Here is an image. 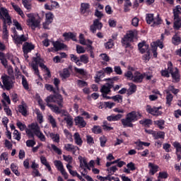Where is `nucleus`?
Instances as JSON below:
<instances>
[{"label": "nucleus", "mask_w": 181, "mask_h": 181, "mask_svg": "<svg viewBox=\"0 0 181 181\" xmlns=\"http://www.w3.org/2000/svg\"><path fill=\"white\" fill-rule=\"evenodd\" d=\"M141 117L142 115H141V113L139 112L132 111L126 115L125 119H122V124L124 127H129V128H132L134 127L132 122L138 121Z\"/></svg>", "instance_id": "f257e3e1"}, {"label": "nucleus", "mask_w": 181, "mask_h": 181, "mask_svg": "<svg viewBox=\"0 0 181 181\" xmlns=\"http://www.w3.org/2000/svg\"><path fill=\"white\" fill-rule=\"evenodd\" d=\"M33 61L31 64L33 70L35 71V74H36L39 78H41L40 74L39 73V65L40 67H41V69H44V70H47L48 68L44 64L43 60L40 58V57L37 56L36 57H33Z\"/></svg>", "instance_id": "f03ea898"}, {"label": "nucleus", "mask_w": 181, "mask_h": 181, "mask_svg": "<svg viewBox=\"0 0 181 181\" xmlns=\"http://www.w3.org/2000/svg\"><path fill=\"white\" fill-rule=\"evenodd\" d=\"M169 73L171 74L174 83H177V81H180V76L179 75V71H177V69H173L172 66H169L167 71H161V74L164 77H169Z\"/></svg>", "instance_id": "7ed1b4c3"}, {"label": "nucleus", "mask_w": 181, "mask_h": 181, "mask_svg": "<svg viewBox=\"0 0 181 181\" xmlns=\"http://www.w3.org/2000/svg\"><path fill=\"white\" fill-rule=\"evenodd\" d=\"M47 104L49 103H56L60 108H63V97L60 94L50 95L45 99Z\"/></svg>", "instance_id": "20e7f679"}, {"label": "nucleus", "mask_w": 181, "mask_h": 181, "mask_svg": "<svg viewBox=\"0 0 181 181\" xmlns=\"http://www.w3.org/2000/svg\"><path fill=\"white\" fill-rule=\"evenodd\" d=\"M27 16L28 18L27 20V25L28 26H30L33 30H35L36 28L40 26V18L34 17L33 14H28Z\"/></svg>", "instance_id": "39448f33"}, {"label": "nucleus", "mask_w": 181, "mask_h": 181, "mask_svg": "<svg viewBox=\"0 0 181 181\" xmlns=\"http://www.w3.org/2000/svg\"><path fill=\"white\" fill-rule=\"evenodd\" d=\"M134 37H135V33L130 30L127 33L122 40V43L124 47H131V42H134Z\"/></svg>", "instance_id": "423d86ee"}, {"label": "nucleus", "mask_w": 181, "mask_h": 181, "mask_svg": "<svg viewBox=\"0 0 181 181\" xmlns=\"http://www.w3.org/2000/svg\"><path fill=\"white\" fill-rule=\"evenodd\" d=\"M0 18L3 21V25L7 23L8 26L12 25V19L11 18V16H9V13L8 10L4 7L0 8Z\"/></svg>", "instance_id": "0eeeda50"}, {"label": "nucleus", "mask_w": 181, "mask_h": 181, "mask_svg": "<svg viewBox=\"0 0 181 181\" xmlns=\"http://www.w3.org/2000/svg\"><path fill=\"white\" fill-rule=\"evenodd\" d=\"M1 80L3 83V88L4 90H12L13 88V81H12V78H11L8 75H4L1 76Z\"/></svg>", "instance_id": "6e6552de"}, {"label": "nucleus", "mask_w": 181, "mask_h": 181, "mask_svg": "<svg viewBox=\"0 0 181 181\" xmlns=\"http://www.w3.org/2000/svg\"><path fill=\"white\" fill-rule=\"evenodd\" d=\"M162 108L161 107H151V105H148L146 107V111L151 114V115H153L154 117H159V115H162V111L159 110Z\"/></svg>", "instance_id": "1a4fd4ad"}, {"label": "nucleus", "mask_w": 181, "mask_h": 181, "mask_svg": "<svg viewBox=\"0 0 181 181\" xmlns=\"http://www.w3.org/2000/svg\"><path fill=\"white\" fill-rule=\"evenodd\" d=\"M103 29V23L100 22V19H95L93 23L90 26V30L92 33H95L97 30Z\"/></svg>", "instance_id": "9d476101"}, {"label": "nucleus", "mask_w": 181, "mask_h": 181, "mask_svg": "<svg viewBox=\"0 0 181 181\" xmlns=\"http://www.w3.org/2000/svg\"><path fill=\"white\" fill-rule=\"evenodd\" d=\"M54 163L56 168L59 170V172H61L62 175H63V176L65 177V179H67L69 177L67 175L66 170H64L63 163H62V161L60 160H54Z\"/></svg>", "instance_id": "9b49d317"}, {"label": "nucleus", "mask_w": 181, "mask_h": 181, "mask_svg": "<svg viewBox=\"0 0 181 181\" xmlns=\"http://www.w3.org/2000/svg\"><path fill=\"white\" fill-rule=\"evenodd\" d=\"M14 40L16 45H22L23 42H26L28 40V37L25 36V35H19L16 31L14 33Z\"/></svg>", "instance_id": "f8f14e48"}, {"label": "nucleus", "mask_w": 181, "mask_h": 181, "mask_svg": "<svg viewBox=\"0 0 181 181\" xmlns=\"http://www.w3.org/2000/svg\"><path fill=\"white\" fill-rule=\"evenodd\" d=\"M75 125H77L79 128H84L87 125V122L84 121V119L80 116L75 117Z\"/></svg>", "instance_id": "ddd939ff"}, {"label": "nucleus", "mask_w": 181, "mask_h": 181, "mask_svg": "<svg viewBox=\"0 0 181 181\" xmlns=\"http://www.w3.org/2000/svg\"><path fill=\"white\" fill-rule=\"evenodd\" d=\"M33 49H35V45H33V44L29 42H25L23 44V53H25V54L30 53V52H32Z\"/></svg>", "instance_id": "4468645a"}, {"label": "nucleus", "mask_w": 181, "mask_h": 181, "mask_svg": "<svg viewBox=\"0 0 181 181\" xmlns=\"http://www.w3.org/2000/svg\"><path fill=\"white\" fill-rule=\"evenodd\" d=\"M144 80V74L139 73V71H135L134 73L133 79L132 81L134 83H142Z\"/></svg>", "instance_id": "2eb2a0df"}, {"label": "nucleus", "mask_w": 181, "mask_h": 181, "mask_svg": "<svg viewBox=\"0 0 181 181\" xmlns=\"http://www.w3.org/2000/svg\"><path fill=\"white\" fill-rule=\"evenodd\" d=\"M64 148L65 149V151H67L68 152H72V153H76V152H77V151H78V147L74 146L73 144H64Z\"/></svg>", "instance_id": "dca6fc26"}, {"label": "nucleus", "mask_w": 181, "mask_h": 181, "mask_svg": "<svg viewBox=\"0 0 181 181\" xmlns=\"http://www.w3.org/2000/svg\"><path fill=\"white\" fill-rule=\"evenodd\" d=\"M52 45L55 49V52H59V50H62V49H66L67 46L59 41H53Z\"/></svg>", "instance_id": "f3484780"}, {"label": "nucleus", "mask_w": 181, "mask_h": 181, "mask_svg": "<svg viewBox=\"0 0 181 181\" xmlns=\"http://www.w3.org/2000/svg\"><path fill=\"white\" fill-rule=\"evenodd\" d=\"M113 87L112 83H106L102 86L100 91L103 93V94H108V93H111V88Z\"/></svg>", "instance_id": "a211bd4d"}, {"label": "nucleus", "mask_w": 181, "mask_h": 181, "mask_svg": "<svg viewBox=\"0 0 181 181\" xmlns=\"http://www.w3.org/2000/svg\"><path fill=\"white\" fill-rule=\"evenodd\" d=\"M138 47L140 53H145V52H148V49H149V45H146V42H142L139 43Z\"/></svg>", "instance_id": "6ab92c4d"}, {"label": "nucleus", "mask_w": 181, "mask_h": 181, "mask_svg": "<svg viewBox=\"0 0 181 181\" xmlns=\"http://www.w3.org/2000/svg\"><path fill=\"white\" fill-rule=\"evenodd\" d=\"M90 4L82 3L81 4V13L84 15L85 13H88L90 12Z\"/></svg>", "instance_id": "aec40b11"}, {"label": "nucleus", "mask_w": 181, "mask_h": 181, "mask_svg": "<svg viewBox=\"0 0 181 181\" xmlns=\"http://www.w3.org/2000/svg\"><path fill=\"white\" fill-rule=\"evenodd\" d=\"M78 159L80 162L79 167L81 168L84 170V172H86V166L88 165V163H87V160L86 159V158H83L81 156H79Z\"/></svg>", "instance_id": "412c9836"}, {"label": "nucleus", "mask_w": 181, "mask_h": 181, "mask_svg": "<svg viewBox=\"0 0 181 181\" xmlns=\"http://www.w3.org/2000/svg\"><path fill=\"white\" fill-rule=\"evenodd\" d=\"M74 139L75 141V144H76V145L78 146H81V145H83V139H81V136L78 132H76L74 134Z\"/></svg>", "instance_id": "4be33fe9"}, {"label": "nucleus", "mask_w": 181, "mask_h": 181, "mask_svg": "<svg viewBox=\"0 0 181 181\" xmlns=\"http://www.w3.org/2000/svg\"><path fill=\"white\" fill-rule=\"evenodd\" d=\"M148 168H149V173L150 175H153L154 174L156 173V172H158V169L159 168V167L152 163H148Z\"/></svg>", "instance_id": "5701e85b"}, {"label": "nucleus", "mask_w": 181, "mask_h": 181, "mask_svg": "<svg viewBox=\"0 0 181 181\" xmlns=\"http://www.w3.org/2000/svg\"><path fill=\"white\" fill-rule=\"evenodd\" d=\"M64 115V121H66V125L69 128H71L73 127V117L70 116V115Z\"/></svg>", "instance_id": "b1692460"}, {"label": "nucleus", "mask_w": 181, "mask_h": 181, "mask_svg": "<svg viewBox=\"0 0 181 181\" xmlns=\"http://www.w3.org/2000/svg\"><path fill=\"white\" fill-rule=\"evenodd\" d=\"M47 105L52 110V111H53V112H55V114H62V112H64V110H60L57 105H53L52 104H47Z\"/></svg>", "instance_id": "393cba45"}, {"label": "nucleus", "mask_w": 181, "mask_h": 181, "mask_svg": "<svg viewBox=\"0 0 181 181\" xmlns=\"http://www.w3.org/2000/svg\"><path fill=\"white\" fill-rule=\"evenodd\" d=\"M104 77H105V73L103 70L98 71L95 77V83H100L101 78H104Z\"/></svg>", "instance_id": "a878e982"}, {"label": "nucleus", "mask_w": 181, "mask_h": 181, "mask_svg": "<svg viewBox=\"0 0 181 181\" xmlns=\"http://www.w3.org/2000/svg\"><path fill=\"white\" fill-rule=\"evenodd\" d=\"M174 19H181V7L180 6H177L175 8L173 9Z\"/></svg>", "instance_id": "bb28decb"}, {"label": "nucleus", "mask_w": 181, "mask_h": 181, "mask_svg": "<svg viewBox=\"0 0 181 181\" xmlns=\"http://www.w3.org/2000/svg\"><path fill=\"white\" fill-rule=\"evenodd\" d=\"M63 36L65 40H70V39H72L74 42L77 41V39H76V35L73 34V33H64Z\"/></svg>", "instance_id": "cd10ccee"}, {"label": "nucleus", "mask_w": 181, "mask_h": 181, "mask_svg": "<svg viewBox=\"0 0 181 181\" xmlns=\"http://www.w3.org/2000/svg\"><path fill=\"white\" fill-rule=\"evenodd\" d=\"M11 5H12L14 11H16V12H17V13H18V15H20V16H21V18H25V13H23V11L21 8V7H19V6L16 5L15 3H11Z\"/></svg>", "instance_id": "c85d7f7f"}, {"label": "nucleus", "mask_w": 181, "mask_h": 181, "mask_svg": "<svg viewBox=\"0 0 181 181\" xmlns=\"http://www.w3.org/2000/svg\"><path fill=\"white\" fill-rule=\"evenodd\" d=\"M47 136H49L57 144L60 142V135L59 134L48 133Z\"/></svg>", "instance_id": "c756f323"}, {"label": "nucleus", "mask_w": 181, "mask_h": 181, "mask_svg": "<svg viewBox=\"0 0 181 181\" xmlns=\"http://www.w3.org/2000/svg\"><path fill=\"white\" fill-rule=\"evenodd\" d=\"M129 89L127 90V95H132L136 91V85L133 83H129Z\"/></svg>", "instance_id": "7c9ffc66"}, {"label": "nucleus", "mask_w": 181, "mask_h": 181, "mask_svg": "<svg viewBox=\"0 0 181 181\" xmlns=\"http://www.w3.org/2000/svg\"><path fill=\"white\" fill-rule=\"evenodd\" d=\"M18 111L23 115V117H26L28 115V110L26 109V104L22 103L18 107Z\"/></svg>", "instance_id": "2f4dec72"}, {"label": "nucleus", "mask_w": 181, "mask_h": 181, "mask_svg": "<svg viewBox=\"0 0 181 181\" xmlns=\"http://www.w3.org/2000/svg\"><path fill=\"white\" fill-rule=\"evenodd\" d=\"M30 130L36 135L37 133L40 132V127L37 123H33L30 126Z\"/></svg>", "instance_id": "473e14b6"}, {"label": "nucleus", "mask_w": 181, "mask_h": 181, "mask_svg": "<svg viewBox=\"0 0 181 181\" xmlns=\"http://www.w3.org/2000/svg\"><path fill=\"white\" fill-rule=\"evenodd\" d=\"M40 160H41V163H42V165H45L47 169H48L49 172H50V170H52V167H50V165L49 164V163H47V160L46 159V157H45V156H41Z\"/></svg>", "instance_id": "72a5a7b5"}, {"label": "nucleus", "mask_w": 181, "mask_h": 181, "mask_svg": "<svg viewBox=\"0 0 181 181\" xmlns=\"http://www.w3.org/2000/svg\"><path fill=\"white\" fill-rule=\"evenodd\" d=\"M121 118H122V115L117 114L116 115L108 116L107 119V121H119V119H121Z\"/></svg>", "instance_id": "f704fd0d"}, {"label": "nucleus", "mask_w": 181, "mask_h": 181, "mask_svg": "<svg viewBox=\"0 0 181 181\" xmlns=\"http://www.w3.org/2000/svg\"><path fill=\"white\" fill-rule=\"evenodd\" d=\"M181 42V38L177 34H175L173 35L172 38V43L175 45V46H177V45H180Z\"/></svg>", "instance_id": "c9c22d12"}, {"label": "nucleus", "mask_w": 181, "mask_h": 181, "mask_svg": "<svg viewBox=\"0 0 181 181\" xmlns=\"http://www.w3.org/2000/svg\"><path fill=\"white\" fill-rule=\"evenodd\" d=\"M158 25H162V18L159 17V14L156 17H154L151 26H158Z\"/></svg>", "instance_id": "e433bc0d"}, {"label": "nucleus", "mask_w": 181, "mask_h": 181, "mask_svg": "<svg viewBox=\"0 0 181 181\" xmlns=\"http://www.w3.org/2000/svg\"><path fill=\"white\" fill-rule=\"evenodd\" d=\"M166 104L168 105V107H170V104L173 100V95L172 93H169V90L166 92Z\"/></svg>", "instance_id": "4c0bfd02"}, {"label": "nucleus", "mask_w": 181, "mask_h": 181, "mask_svg": "<svg viewBox=\"0 0 181 181\" xmlns=\"http://www.w3.org/2000/svg\"><path fill=\"white\" fill-rule=\"evenodd\" d=\"M60 76L63 79L69 78V77H70V71L67 69H64L62 73L60 74Z\"/></svg>", "instance_id": "58836bf2"}, {"label": "nucleus", "mask_w": 181, "mask_h": 181, "mask_svg": "<svg viewBox=\"0 0 181 181\" xmlns=\"http://www.w3.org/2000/svg\"><path fill=\"white\" fill-rule=\"evenodd\" d=\"M154 139H165V132H159L154 133L153 134Z\"/></svg>", "instance_id": "ea45409f"}, {"label": "nucleus", "mask_w": 181, "mask_h": 181, "mask_svg": "<svg viewBox=\"0 0 181 181\" xmlns=\"http://www.w3.org/2000/svg\"><path fill=\"white\" fill-rule=\"evenodd\" d=\"M173 27L175 29H177V30H179L181 28V18H174Z\"/></svg>", "instance_id": "a19ab883"}, {"label": "nucleus", "mask_w": 181, "mask_h": 181, "mask_svg": "<svg viewBox=\"0 0 181 181\" xmlns=\"http://www.w3.org/2000/svg\"><path fill=\"white\" fill-rule=\"evenodd\" d=\"M154 19H155V17H153V14L152 13L146 14V21L148 25H151V23H153Z\"/></svg>", "instance_id": "79ce46f5"}, {"label": "nucleus", "mask_w": 181, "mask_h": 181, "mask_svg": "<svg viewBox=\"0 0 181 181\" xmlns=\"http://www.w3.org/2000/svg\"><path fill=\"white\" fill-rule=\"evenodd\" d=\"M74 71H76L78 74H81V76H87V71L84 70V69L74 67Z\"/></svg>", "instance_id": "37998d69"}, {"label": "nucleus", "mask_w": 181, "mask_h": 181, "mask_svg": "<svg viewBox=\"0 0 181 181\" xmlns=\"http://www.w3.org/2000/svg\"><path fill=\"white\" fill-rule=\"evenodd\" d=\"M140 124H141V125H144V127H151V125H152V120L150 119L141 120Z\"/></svg>", "instance_id": "c03bdc74"}, {"label": "nucleus", "mask_w": 181, "mask_h": 181, "mask_svg": "<svg viewBox=\"0 0 181 181\" xmlns=\"http://www.w3.org/2000/svg\"><path fill=\"white\" fill-rule=\"evenodd\" d=\"M8 36H9V35L8 33L6 24H3V38L6 39V40H8Z\"/></svg>", "instance_id": "a18cd8bd"}, {"label": "nucleus", "mask_w": 181, "mask_h": 181, "mask_svg": "<svg viewBox=\"0 0 181 181\" xmlns=\"http://www.w3.org/2000/svg\"><path fill=\"white\" fill-rule=\"evenodd\" d=\"M11 169L12 170V172L16 175V176H20L21 175V173H19V171H18V167L16 165L15 163H12L11 165Z\"/></svg>", "instance_id": "49530a36"}, {"label": "nucleus", "mask_w": 181, "mask_h": 181, "mask_svg": "<svg viewBox=\"0 0 181 181\" xmlns=\"http://www.w3.org/2000/svg\"><path fill=\"white\" fill-rule=\"evenodd\" d=\"M21 77H22V84L25 90H29V84L28 83V81L26 80V78L23 75H21Z\"/></svg>", "instance_id": "de8ad7c7"}, {"label": "nucleus", "mask_w": 181, "mask_h": 181, "mask_svg": "<svg viewBox=\"0 0 181 181\" xmlns=\"http://www.w3.org/2000/svg\"><path fill=\"white\" fill-rule=\"evenodd\" d=\"M48 119L50 124H52V128H56V127H57V124L56 123V119H54V117H53V116H52L51 115H49Z\"/></svg>", "instance_id": "09e8293b"}, {"label": "nucleus", "mask_w": 181, "mask_h": 181, "mask_svg": "<svg viewBox=\"0 0 181 181\" xmlns=\"http://www.w3.org/2000/svg\"><path fill=\"white\" fill-rule=\"evenodd\" d=\"M168 93H170L171 91V93H173V94H177V93H179V89L175 88V86H170L168 88L165 90V93H168Z\"/></svg>", "instance_id": "8fccbe9b"}, {"label": "nucleus", "mask_w": 181, "mask_h": 181, "mask_svg": "<svg viewBox=\"0 0 181 181\" xmlns=\"http://www.w3.org/2000/svg\"><path fill=\"white\" fill-rule=\"evenodd\" d=\"M155 124L160 128V129H163V125H165V120L163 119H160V120H156L154 122Z\"/></svg>", "instance_id": "3c124183"}, {"label": "nucleus", "mask_w": 181, "mask_h": 181, "mask_svg": "<svg viewBox=\"0 0 181 181\" xmlns=\"http://www.w3.org/2000/svg\"><path fill=\"white\" fill-rule=\"evenodd\" d=\"M35 135L38 138V139L41 141V142H46V136H45V134H43V133H42V132L40 131V132Z\"/></svg>", "instance_id": "603ef678"}, {"label": "nucleus", "mask_w": 181, "mask_h": 181, "mask_svg": "<svg viewBox=\"0 0 181 181\" xmlns=\"http://www.w3.org/2000/svg\"><path fill=\"white\" fill-rule=\"evenodd\" d=\"M124 77L127 78V80H133L134 78V73L131 71H128L126 73H124Z\"/></svg>", "instance_id": "864d4df0"}, {"label": "nucleus", "mask_w": 181, "mask_h": 181, "mask_svg": "<svg viewBox=\"0 0 181 181\" xmlns=\"http://www.w3.org/2000/svg\"><path fill=\"white\" fill-rule=\"evenodd\" d=\"M117 170H118V168L115 165L108 168L107 169V172H108V173H110L109 175H114V173H115V172H117Z\"/></svg>", "instance_id": "5fc2aeb1"}, {"label": "nucleus", "mask_w": 181, "mask_h": 181, "mask_svg": "<svg viewBox=\"0 0 181 181\" xmlns=\"http://www.w3.org/2000/svg\"><path fill=\"white\" fill-rule=\"evenodd\" d=\"M46 20L45 21L47 22H49V23H52V22H53V18H54V16H53V13H47L46 15Z\"/></svg>", "instance_id": "6e6d98bb"}, {"label": "nucleus", "mask_w": 181, "mask_h": 181, "mask_svg": "<svg viewBox=\"0 0 181 181\" xmlns=\"http://www.w3.org/2000/svg\"><path fill=\"white\" fill-rule=\"evenodd\" d=\"M114 47V41L112 39L109 40V41L105 43V49H112Z\"/></svg>", "instance_id": "4d7b16f0"}, {"label": "nucleus", "mask_w": 181, "mask_h": 181, "mask_svg": "<svg viewBox=\"0 0 181 181\" xmlns=\"http://www.w3.org/2000/svg\"><path fill=\"white\" fill-rule=\"evenodd\" d=\"M174 148H176V153H179V152L181 153V144L180 143L175 141L173 143Z\"/></svg>", "instance_id": "13d9d810"}, {"label": "nucleus", "mask_w": 181, "mask_h": 181, "mask_svg": "<svg viewBox=\"0 0 181 181\" xmlns=\"http://www.w3.org/2000/svg\"><path fill=\"white\" fill-rule=\"evenodd\" d=\"M16 125L18 128H19L20 131H25V129L26 128V125L19 120L17 121Z\"/></svg>", "instance_id": "bf43d9fd"}, {"label": "nucleus", "mask_w": 181, "mask_h": 181, "mask_svg": "<svg viewBox=\"0 0 181 181\" xmlns=\"http://www.w3.org/2000/svg\"><path fill=\"white\" fill-rule=\"evenodd\" d=\"M112 100H114L116 103H122V96L121 95H116L112 97Z\"/></svg>", "instance_id": "052dcab7"}, {"label": "nucleus", "mask_w": 181, "mask_h": 181, "mask_svg": "<svg viewBox=\"0 0 181 181\" xmlns=\"http://www.w3.org/2000/svg\"><path fill=\"white\" fill-rule=\"evenodd\" d=\"M132 26H134V28H137V26L139 25V18L134 17L132 20Z\"/></svg>", "instance_id": "680f3d73"}, {"label": "nucleus", "mask_w": 181, "mask_h": 181, "mask_svg": "<svg viewBox=\"0 0 181 181\" xmlns=\"http://www.w3.org/2000/svg\"><path fill=\"white\" fill-rule=\"evenodd\" d=\"M80 61L82 62V63H84V64H87V63H88V57L86 54L81 55Z\"/></svg>", "instance_id": "e2e57ef3"}, {"label": "nucleus", "mask_w": 181, "mask_h": 181, "mask_svg": "<svg viewBox=\"0 0 181 181\" xmlns=\"http://www.w3.org/2000/svg\"><path fill=\"white\" fill-rule=\"evenodd\" d=\"M96 178L98 179V180H100V181L110 180V174H108L106 177H103L101 175H97Z\"/></svg>", "instance_id": "0e129e2a"}, {"label": "nucleus", "mask_w": 181, "mask_h": 181, "mask_svg": "<svg viewBox=\"0 0 181 181\" xmlns=\"http://www.w3.org/2000/svg\"><path fill=\"white\" fill-rule=\"evenodd\" d=\"M51 148H52L53 151L56 152L58 155H62V150L59 148L56 145L52 144Z\"/></svg>", "instance_id": "69168bd1"}, {"label": "nucleus", "mask_w": 181, "mask_h": 181, "mask_svg": "<svg viewBox=\"0 0 181 181\" xmlns=\"http://www.w3.org/2000/svg\"><path fill=\"white\" fill-rule=\"evenodd\" d=\"M114 71L116 73V74H118L119 76H121V74H122V69H121V66H115L114 67Z\"/></svg>", "instance_id": "338daca9"}, {"label": "nucleus", "mask_w": 181, "mask_h": 181, "mask_svg": "<svg viewBox=\"0 0 181 181\" xmlns=\"http://www.w3.org/2000/svg\"><path fill=\"white\" fill-rule=\"evenodd\" d=\"M45 88L48 90V91H52V93L54 94H56V89H54V88L53 87V86L49 85V84H45Z\"/></svg>", "instance_id": "774afa93"}]
</instances>
